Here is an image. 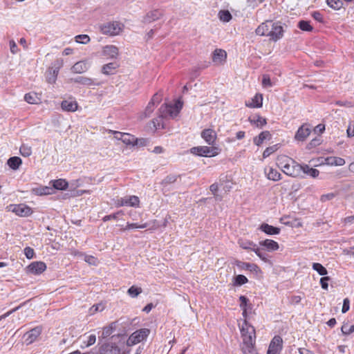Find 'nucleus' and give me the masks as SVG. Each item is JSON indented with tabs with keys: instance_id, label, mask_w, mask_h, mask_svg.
<instances>
[{
	"instance_id": "nucleus-1",
	"label": "nucleus",
	"mask_w": 354,
	"mask_h": 354,
	"mask_svg": "<svg viewBox=\"0 0 354 354\" xmlns=\"http://www.w3.org/2000/svg\"><path fill=\"white\" fill-rule=\"evenodd\" d=\"M240 330L243 338L242 351L243 354L252 353L256 338L254 328L245 320L240 326Z\"/></svg>"
},
{
	"instance_id": "nucleus-2",
	"label": "nucleus",
	"mask_w": 354,
	"mask_h": 354,
	"mask_svg": "<svg viewBox=\"0 0 354 354\" xmlns=\"http://www.w3.org/2000/svg\"><path fill=\"white\" fill-rule=\"evenodd\" d=\"M277 165L281 171L289 176L297 177L301 174V165L286 156H279Z\"/></svg>"
},
{
	"instance_id": "nucleus-3",
	"label": "nucleus",
	"mask_w": 354,
	"mask_h": 354,
	"mask_svg": "<svg viewBox=\"0 0 354 354\" xmlns=\"http://www.w3.org/2000/svg\"><path fill=\"white\" fill-rule=\"evenodd\" d=\"M182 107L183 103L180 100H177L174 104H165L159 109V114L163 118H174L177 116Z\"/></svg>"
},
{
	"instance_id": "nucleus-4",
	"label": "nucleus",
	"mask_w": 354,
	"mask_h": 354,
	"mask_svg": "<svg viewBox=\"0 0 354 354\" xmlns=\"http://www.w3.org/2000/svg\"><path fill=\"white\" fill-rule=\"evenodd\" d=\"M191 153L199 156H205V157H214L217 156L220 149L216 147H207V146H199L192 147L191 149Z\"/></svg>"
},
{
	"instance_id": "nucleus-5",
	"label": "nucleus",
	"mask_w": 354,
	"mask_h": 354,
	"mask_svg": "<svg viewBox=\"0 0 354 354\" xmlns=\"http://www.w3.org/2000/svg\"><path fill=\"white\" fill-rule=\"evenodd\" d=\"M149 333L150 330L145 328L136 330L128 338L127 346H131L142 342L149 336Z\"/></svg>"
},
{
	"instance_id": "nucleus-6",
	"label": "nucleus",
	"mask_w": 354,
	"mask_h": 354,
	"mask_svg": "<svg viewBox=\"0 0 354 354\" xmlns=\"http://www.w3.org/2000/svg\"><path fill=\"white\" fill-rule=\"evenodd\" d=\"M115 205L118 207L122 206L138 207L140 205V199L136 196H126L117 198L115 201Z\"/></svg>"
},
{
	"instance_id": "nucleus-7",
	"label": "nucleus",
	"mask_w": 354,
	"mask_h": 354,
	"mask_svg": "<svg viewBox=\"0 0 354 354\" xmlns=\"http://www.w3.org/2000/svg\"><path fill=\"white\" fill-rule=\"evenodd\" d=\"M122 27L123 25L119 22H109L101 26V31L105 35H117L121 32Z\"/></svg>"
},
{
	"instance_id": "nucleus-8",
	"label": "nucleus",
	"mask_w": 354,
	"mask_h": 354,
	"mask_svg": "<svg viewBox=\"0 0 354 354\" xmlns=\"http://www.w3.org/2000/svg\"><path fill=\"white\" fill-rule=\"evenodd\" d=\"M42 331L41 326H36L34 328L30 330L29 331L26 332L24 335V340L26 344L29 345L39 338Z\"/></svg>"
},
{
	"instance_id": "nucleus-9",
	"label": "nucleus",
	"mask_w": 354,
	"mask_h": 354,
	"mask_svg": "<svg viewBox=\"0 0 354 354\" xmlns=\"http://www.w3.org/2000/svg\"><path fill=\"white\" fill-rule=\"evenodd\" d=\"M9 209L19 216H28L32 213L31 208L25 204L11 205Z\"/></svg>"
},
{
	"instance_id": "nucleus-10",
	"label": "nucleus",
	"mask_w": 354,
	"mask_h": 354,
	"mask_svg": "<svg viewBox=\"0 0 354 354\" xmlns=\"http://www.w3.org/2000/svg\"><path fill=\"white\" fill-rule=\"evenodd\" d=\"M282 338L276 335L272 339L269 348L267 351V354H277L282 348Z\"/></svg>"
},
{
	"instance_id": "nucleus-11",
	"label": "nucleus",
	"mask_w": 354,
	"mask_h": 354,
	"mask_svg": "<svg viewBox=\"0 0 354 354\" xmlns=\"http://www.w3.org/2000/svg\"><path fill=\"white\" fill-rule=\"evenodd\" d=\"M270 28V38L277 41L283 37V29L280 22H273Z\"/></svg>"
},
{
	"instance_id": "nucleus-12",
	"label": "nucleus",
	"mask_w": 354,
	"mask_h": 354,
	"mask_svg": "<svg viewBox=\"0 0 354 354\" xmlns=\"http://www.w3.org/2000/svg\"><path fill=\"white\" fill-rule=\"evenodd\" d=\"M28 272L33 274H39L46 269V266L42 261H35L31 263L28 267Z\"/></svg>"
},
{
	"instance_id": "nucleus-13",
	"label": "nucleus",
	"mask_w": 354,
	"mask_h": 354,
	"mask_svg": "<svg viewBox=\"0 0 354 354\" xmlns=\"http://www.w3.org/2000/svg\"><path fill=\"white\" fill-rule=\"evenodd\" d=\"M162 12L159 10H153L148 12L142 19V23L144 24H151L153 21H155L162 17Z\"/></svg>"
},
{
	"instance_id": "nucleus-14",
	"label": "nucleus",
	"mask_w": 354,
	"mask_h": 354,
	"mask_svg": "<svg viewBox=\"0 0 354 354\" xmlns=\"http://www.w3.org/2000/svg\"><path fill=\"white\" fill-rule=\"evenodd\" d=\"M272 26H273L272 21H266L257 27L255 30L256 34L259 36L270 37V28Z\"/></svg>"
},
{
	"instance_id": "nucleus-15",
	"label": "nucleus",
	"mask_w": 354,
	"mask_h": 354,
	"mask_svg": "<svg viewBox=\"0 0 354 354\" xmlns=\"http://www.w3.org/2000/svg\"><path fill=\"white\" fill-rule=\"evenodd\" d=\"M73 81L75 83H78L86 86H100L102 84L101 82H99L96 80L84 76L77 77L74 78Z\"/></svg>"
},
{
	"instance_id": "nucleus-16",
	"label": "nucleus",
	"mask_w": 354,
	"mask_h": 354,
	"mask_svg": "<svg viewBox=\"0 0 354 354\" xmlns=\"http://www.w3.org/2000/svg\"><path fill=\"white\" fill-rule=\"evenodd\" d=\"M201 137L209 145H214L216 140V133L212 129H204L201 132Z\"/></svg>"
},
{
	"instance_id": "nucleus-17",
	"label": "nucleus",
	"mask_w": 354,
	"mask_h": 354,
	"mask_svg": "<svg viewBox=\"0 0 354 354\" xmlns=\"http://www.w3.org/2000/svg\"><path fill=\"white\" fill-rule=\"evenodd\" d=\"M227 53L224 50L216 49L212 53V61L216 64H222L225 62Z\"/></svg>"
},
{
	"instance_id": "nucleus-18",
	"label": "nucleus",
	"mask_w": 354,
	"mask_h": 354,
	"mask_svg": "<svg viewBox=\"0 0 354 354\" xmlns=\"http://www.w3.org/2000/svg\"><path fill=\"white\" fill-rule=\"evenodd\" d=\"M89 64L85 61H80L76 62L71 68L73 73L81 74L88 71Z\"/></svg>"
},
{
	"instance_id": "nucleus-19",
	"label": "nucleus",
	"mask_w": 354,
	"mask_h": 354,
	"mask_svg": "<svg viewBox=\"0 0 354 354\" xmlns=\"http://www.w3.org/2000/svg\"><path fill=\"white\" fill-rule=\"evenodd\" d=\"M344 158L340 157L330 156L324 159V165L329 166H342L345 164Z\"/></svg>"
},
{
	"instance_id": "nucleus-20",
	"label": "nucleus",
	"mask_w": 354,
	"mask_h": 354,
	"mask_svg": "<svg viewBox=\"0 0 354 354\" xmlns=\"http://www.w3.org/2000/svg\"><path fill=\"white\" fill-rule=\"evenodd\" d=\"M77 103L75 100H64L61 104L62 109L65 111L74 112L77 109Z\"/></svg>"
},
{
	"instance_id": "nucleus-21",
	"label": "nucleus",
	"mask_w": 354,
	"mask_h": 354,
	"mask_svg": "<svg viewBox=\"0 0 354 354\" xmlns=\"http://www.w3.org/2000/svg\"><path fill=\"white\" fill-rule=\"evenodd\" d=\"M238 244L239 245V246L241 248L246 250L253 251V252L258 247L256 243H254V242H252L250 240L243 239H239Z\"/></svg>"
},
{
	"instance_id": "nucleus-22",
	"label": "nucleus",
	"mask_w": 354,
	"mask_h": 354,
	"mask_svg": "<svg viewBox=\"0 0 354 354\" xmlns=\"http://www.w3.org/2000/svg\"><path fill=\"white\" fill-rule=\"evenodd\" d=\"M310 130L304 125H302L297 130L295 138L297 140L304 141L310 135Z\"/></svg>"
},
{
	"instance_id": "nucleus-23",
	"label": "nucleus",
	"mask_w": 354,
	"mask_h": 354,
	"mask_svg": "<svg viewBox=\"0 0 354 354\" xmlns=\"http://www.w3.org/2000/svg\"><path fill=\"white\" fill-rule=\"evenodd\" d=\"M259 229L268 235L279 234L280 232V228L270 225L267 223L261 224Z\"/></svg>"
},
{
	"instance_id": "nucleus-24",
	"label": "nucleus",
	"mask_w": 354,
	"mask_h": 354,
	"mask_svg": "<svg viewBox=\"0 0 354 354\" xmlns=\"http://www.w3.org/2000/svg\"><path fill=\"white\" fill-rule=\"evenodd\" d=\"M259 245L265 247L268 251H276L279 249V244L277 242L271 239H266L260 241Z\"/></svg>"
},
{
	"instance_id": "nucleus-25",
	"label": "nucleus",
	"mask_w": 354,
	"mask_h": 354,
	"mask_svg": "<svg viewBox=\"0 0 354 354\" xmlns=\"http://www.w3.org/2000/svg\"><path fill=\"white\" fill-rule=\"evenodd\" d=\"M119 67V65L116 62H111L103 66L102 72L105 75H112L116 71V69Z\"/></svg>"
},
{
	"instance_id": "nucleus-26",
	"label": "nucleus",
	"mask_w": 354,
	"mask_h": 354,
	"mask_svg": "<svg viewBox=\"0 0 354 354\" xmlns=\"http://www.w3.org/2000/svg\"><path fill=\"white\" fill-rule=\"evenodd\" d=\"M121 141L126 145L135 146L137 145L138 140L134 136L127 133H123Z\"/></svg>"
},
{
	"instance_id": "nucleus-27",
	"label": "nucleus",
	"mask_w": 354,
	"mask_h": 354,
	"mask_svg": "<svg viewBox=\"0 0 354 354\" xmlns=\"http://www.w3.org/2000/svg\"><path fill=\"white\" fill-rule=\"evenodd\" d=\"M301 171L313 178H316L319 174V170L311 168L308 165H301Z\"/></svg>"
},
{
	"instance_id": "nucleus-28",
	"label": "nucleus",
	"mask_w": 354,
	"mask_h": 354,
	"mask_svg": "<svg viewBox=\"0 0 354 354\" xmlns=\"http://www.w3.org/2000/svg\"><path fill=\"white\" fill-rule=\"evenodd\" d=\"M271 134L268 131H262L258 137L254 138V142L257 146L261 145L265 140H270Z\"/></svg>"
},
{
	"instance_id": "nucleus-29",
	"label": "nucleus",
	"mask_w": 354,
	"mask_h": 354,
	"mask_svg": "<svg viewBox=\"0 0 354 354\" xmlns=\"http://www.w3.org/2000/svg\"><path fill=\"white\" fill-rule=\"evenodd\" d=\"M263 104V97L261 95L257 94L252 99V102L246 103V106L252 108H260Z\"/></svg>"
},
{
	"instance_id": "nucleus-30",
	"label": "nucleus",
	"mask_w": 354,
	"mask_h": 354,
	"mask_svg": "<svg viewBox=\"0 0 354 354\" xmlns=\"http://www.w3.org/2000/svg\"><path fill=\"white\" fill-rule=\"evenodd\" d=\"M22 161L21 159L19 157L17 156H13L10 158L8 160L7 164L12 169H17L19 166L21 165Z\"/></svg>"
},
{
	"instance_id": "nucleus-31",
	"label": "nucleus",
	"mask_w": 354,
	"mask_h": 354,
	"mask_svg": "<svg viewBox=\"0 0 354 354\" xmlns=\"http://www.w3.org/2000/svg\"><path fill=\"white\" fill-rule=\"evenodd\" d=\"M266 175H267V178L269 179V180H274V181H277V180H279L281 178V174L276 169L270 167L269 168V170L268 171H266Z\"/></svg>"
},
{
	"instance_id": "nucleus-32",
	"label": "nucleus",
	"mask_w": 354,
	"mask_h": 354,
	"mask_svg": "<svg viewBox=\"0 0 354 354\" xmlns=\"http://www.w3.org/2000/svg\"><path fill=\"white\" fill-rule=\"evenodd\" d=\"M103 53L105 55L115 57L118 54V49L115 46H106L104 48Z\"/></svg>"
},
{
	"instance_id": "nucleus-33",
	"label": "nucleus",
	"mask_w": 354,
	"mask_h": 354,
	"mask_svg": "<svg viewBox=\"0 0 354 354\" xmlns=\"http://www.w3.org/2000/svg\"><path fill=\"white\" fill-rule=\"evenodd\" d=\"M115 323H111L108 326L104 327L102 333L101 337L99 339H106L109 337L113 332L115 329Z\"/></svg>"
},
{
	"instance_id": "nucleus-34",
	"label": "nucleus",
	"mask_w": 354,
	"mask_h": 354,
	"mask_svg": "<svg viewBox=\"0 0 354 354\" xmlns=\"http://www.w3.org/2000/svg\"><path fill=\"white\" fill-rule=\"evenodd\" d=\"M68 183L64 179H57L53 181V186L56 189L64 190L68 187Z\"/></svg>"
},
{
	"instance_id": "nucleus-35",
	"label": "nucleus",
	"mask_w": 354,
	"mask_h": 354,
	"mask_svg": "<svg viewBox=\"0 0 354 354\" xmlns=\"http://www.w3.org/2000/svg\"><path fill=\"white\" fill-rule=\"evenodd\" d=\"M177 176L172 174L166 176L161 182L163 189H165L169 185L174 183L177 180Z\"/></svg>"
},
{
	"instance_id": "nucleus-36",
	"label": "nucleus",
	"mask_w": 354,
	"mask_h": 354,
	"mask_svg": "<svg viewBox=\"0 0 354 354\" xmlns=\"http://www.w3.org/2000/svg\"><path fill=\"white\" fill-rule=\"evenodd\" d=\"M250 121L252 124H255L257 127L261 128L266 124V120L261 117L260 115L254 116L252 119L250 118Z\"/></svg>"
},
{
	"instance_id": "nucleus-37",
	"label": "nucleus",
	"mask_w": 354,
	"mask_h": 354,
	"mask_svg": "<svg viewBox=\"0 0 354 354\" xmlns=\"http://www.w3.org/2000/svg\"><path fill=\"white\" fill-rule=\"evenodd\" d=\"M326 3L331 8L338 10L343 6V2L342 0H326Z\"/></svg>"
},
{
	"instance_id": "nucleus-38",
	"label": "nucleus",
	"mask_w": 354,
	"mask_h": 354,
	"mask_svg": "<svg viewBox=\"0 0 354 354\" xmlns=\"http://www.w3.org/2000/svg\"><path fill=\"white\" fill-rule=\"evenodd\" d=\"M312 267L319 275L325 276L328 274L327 270L319 263H313Z\"/></svg>"
},
{
	"instance_id": "nucleus-39",
	"label": "nucleus",
	"mask_w": 354,
	"mask_h": 354,
	"mask_svg": "<svg viewBox=\"0 0 354 354\" xmlns=\"http://www.w3.org/2000/svg\"><path fill=\"white\" fill-rule=\"evenodd\" d=\"M24 99L29 104H37L39 100L37 94L35 93H26L24 96Z\"/></svg>"
},
{
	"instance_id": "nucleus-40",
	"label": "nucleus",
	"mask_w": 354,
	"mask_h": 354,
	"mask_svg": "<svg viewBox=\"0 0 354 354\" xmlns=\"http://www.w3.org/2000/svg\"><path fill=\"white\" fill-rule=\"evenodd\" d=\"M218 17L220 20L223 22H228L232 19V15L228 10H221L218 12Z\"/></svg>"
},
{
	"instance_id": "nucleus-41",
	"label": "nucleus",
	"mask_w": 354,
	"mask_h": 354,
	"mask_svg": "<svg viewBox=\"0 0 354 354\" xmlns=\"http://www.w3.org/2000/svg\"><path fill=\"white\" fill-rule=\"evenodd\" d=\"M342 334L347 335L354 332V324L350 325L348 323H344L341 328Z\"/></svg>"
},
{
	"instance_id": "nucleus-42",
	"label": "nucleus",
	"mask_w": 354,
	"mask_h": 354,
	"mask_svg": "<svg viewBox=\"0 0 354 354\" xmlns=\"http://www.w3.org/2000/svg\"><path fill=\"white\" fill-rule=\"evenodd\" d=\"M20 153L24 157H28L32 153V149L26 145H22L20 147Z\"/></svg>"
},
{
	"instance_id": "nucleus-43",
	"label": "nucleus",
	"mask_w": 354,
	"mask_h": 354,
	"mask_svg": "<svg viewBox=\"0 0 354 354\" xmlns=\"http://www.w3.org/2000/svg\"><path fill=\"white\" fill-rule=\"evenodd\" d=\"M127 292L131 297L134 298L142 292V288L132 286L129 288Z\"/></svg>"
},
{
	"instance_id": "nucleus-44",
	"label": "nucleus",
	"mask_w": 354,
	"mask_h": 354,
	"mask_svg": "<svg viewBox=\"0 0 354 354\" xmlns=\"http://www.w3.org/2000/svg\"><path fill=\"white\" fill-rule=\"evenodd\" d=\"M298 27L304 31H311L313 30V27L308 21H300L298 24Z\"/></svg>"
},
{
	"instance_id": "nucleus-45",
	"label": "nucleus",
	"mask_w": 354,
	"mask_h": 354,
	"mask_svg": "<svg viewBox=\"0 0 354 354\" xmlns=\"http://www.w3.org/2000/svg\"><path fill=\"white\" fill-rule=\"evenodd\" d=\"M278 149V146L277 145H272V146H270L269 147H267L263 153V158H268V156H270L272 153H273L274 152H275Z\"/></svg>"
},
{
	"instance_id": "nucleus-46",
	"label": "nucleus",
	"mask_w": 354,
	"mask_h": 354,
	"mask_svg": "<svg viewBox=\"0 0 354 354\" xmlns=\"http://www.w3.org/2000/svg\"><path fill=\"white\" fill-rule=\"evenodd\" d=\"M156 106L155 104H153V102H149L145 110L144 115L145 118H148L151 115V114L153 113V111L155 109V107Z\"/></svg>"
},
{
	"instance_id": "nucleus-47",
	"label": "nucleus",
	"mask_w": 354,
	"mask_h": 354,
	"mask_svg": "<svg viewBox=\"0 0 354 354\" xmlns=\"http://www.w3.org/2000/svg\"><path fill=\"white\" fill-rule=\"evenodd\" d=\"M244 269L250 270V272H254L258 273L260 271V269L258 266L254 263H243Z\"/></svg>"
},
{
	"instance_id": "nucleus-48",
	"label": "nucleus",
	"mask_w": 354,
	"mask_h": 354,
	"mask_svg": "<svg viewBox=\"0 0 354 354\" xmlns=\"http://www.w3.org/2000/svg\"><path fill=\"white\" fill-rule=\"evenodd\" d=\"M248 282V279L246 277L242 274H239L235 277L234 285L235 286H241Z\"/></svg>"
},
{
	"instance_id": "nucleus-49",
	"label": "nucleus",
	"mask_w": 354,
	"mask_h": 354,
	"mask_svg": "<svg viewBox=\"0 0 354 354\" xmlns=\"http://www.w3.org/2000/svg\"><path fill=\"white\" fill-rule=\"evenodd\" d=\"M75 41L77 43L86 44L90 41V37L87 35H79L75 37Z\"/></svg>"
},
{
	"instance_id": "nucleus-50",
	"label": "nucleus",
	"mask_w": 354,
	"mask_h": 354,
	"mask_svg": "<svg viewBox=\"0 0 354 354\" xmlns=\"http://www.w3.org/2000/svg\"><path fill=\"white\" fill-rule=\"evenodd\" d=\"M96 341V335L94 334H91L87 337V340L84 342V346L88 347L95 343Z\"/></svg>"
},
{
	"instance_id": "nucleus-51",
	"label": "nucleus",
	"mask_w": 354,
	"mask_h": 354,
	"mask_svg": "<svg viewBox=\"0 0 354 354\" xmlns=\"http://www.w3.org/2000/svg\"><path fill=\"white\" fill-rule=\"evenodd\" d=\"M104 309V306L101 304H97L93 305L90 309H89V313L91 315H93L94 313L97 312H101Z\"/></svg>"
},
{
	"instance_id": "nucleus-52",
	"label": "nucleus",
	"mask_w": 354,
	"mask_h": 354,
	"mask_svg": "<svg viewBox=\"0 0 354 354\" xmlns=\"http://www.w3.org/2000/svg\"><path fill=\"white\" fill-rule=\"evenodd\" d=\"M262 85L263 87H271L272 83L271 82L270 77L268 75H263L262 79Z\"/></svg>"
},
{
	"instance_id": "nucleus-53",
	"label": "nucleus",
	"mask_w": 354,
	"mask_h": 354,
	"mask_svg": "<svg viewBox=\"0 0 354 354\" xmlns=\"http://www.w3.org/2000/svg\"><path fill=\"white\" fill-rule=\"evenodd\" d=\"M162 119H163V118H162L160 116V115H159V116L157 118H155L153 120V124L156 129H160V128L164 127V125L162 122Z\"/></svg>"
},
{
	"instance_id": "nucleus-54",
	"label": "nucleus",
	"mask_w": 354,
	"mask_h": 354,
	"mask_svg": "<svg viewBox=\"0 0 354 354\" xmlns=\"http://www.w3.org/2000/svg\"><path fill=\"white\" fill-rule=\"evenodd\" d=\"M84 261L90 265H96L97 259L91 255H85Z\"/></svg>"
},
{
	"instance_id": "nucleus-55",
	"label": "nucleus",
	"mask_w": 354,
	"mask_h": 354,
	"mask_svg": "<svg viewBox=\"0 0 354 354\" xmlns=\"http://www.w3.org/2000/svg\"><path fill=\"white\" fill-rule=\"evenodd\" d=\"M24 254L27 259H32L35 254L34 250L30 247H26L24 249Z\"/></svg>"
},
{
	"instance_id": "nucleus-56",
	"label": "nucleus",
	"mask_w": 354,
	"mask_h": 354,
	"mask_svg": "<svg viewBox=\"0 0 354 354\" xmlns=\"http://www.w3.org/2000/svg\"><path fill=\"white\" fill-rule=\"evenodd\" d=\"M330 280L328 277H323L320 279V284L323 289L327 290L328 287V281Z\"/></svg>"
},
{
	"instance_id": "nucleus-57",
	"label": "nucleus",
	"mask_w": 354,
	"mask_h": 354,
	"mask_svg": "<svg viewBox=\"0 0 354 354\" xmlns=\"http://www.w3.org/2000/svg\"><path fill=\"white\" fill-rule=\"evenodd\" d=\"M335 195L333 193H328L326 194H324L321 196L320 200L322 202H326L327 201H330L335 198Z\"/></svg>"
},
{
	"instance_id": "nucleus-58",
	"label": "nucleus",
	"mask_w": 354,
	"mask_h": 354,
	"mask_svg": "<svg viewBox=\"0 0 354 354\" xmlns=\"http://www.w3.org/2000/svg\"><path fill=\"white\" fill-rule=\"evenodd\" d=\"M312 17L313 19L319 22L323 21V15L322 13L319 11H315L312 13Z\"/></svg>"
},
{
	"instance_id": "nucleus-59",
	"label": "nucleus",
	"mask_w": 354,
	"mask_h": 354,
	"mask_svg": "<svg viewBox=\"0 0 354 354\" xmlns=\"http://www.w3.org/2000/svg\"><path fill=\"white\" fill-rule=\"evenodd\" d=\"M350 308V301L348 298H345L343 301V306L342 309V312L343 313H346Z\"/></svg>"
},
{
	"instance_id": "nucleus-60",
	"label": "nucleus",
	"mask_w": 354,
	"mask_h": 354,
	"mask_svg": "<svg viewBox=\"0 0 354 354\" xmlns=\"http://www.w3.org/2000/svg\"><path fill=\"white\" fill-rule=\"evenodd\" d=\"M255 254L263 261L267 262L268 261L266 255L263 253H262L260 250V249L257 247L256 250L254 251Z\"/></svg>"
},
{
	"instance_id": "nucleus-61",
	"label": "nucleus",
	"mask_w": 354,
	"mask_h": 354,
	"mask_svg": "<svg viewBox=\"0 0 354 354\" xmlns=\"http://www.w3.org/2000/svg\"><path fill=\"white\" fill-rule=\"evenodd\" d=\"M10 51L12 54H16L18 51V48L14 40H10L9 42Z\"/></svg>"
},
{
	"instance_id": "nucleus-62",
	"label": "nucleus",
	"mask_w": 354,
	"mask_h": 354,
	"mask_svg": "<svg viewBox=\"0 0 354 354\" xmlns=\"http://www.w3.org/2000/svg\"><path fill=\"white\" fill-rule=\"evenodd\" d=\"M161 101V96L158 93H156L152 97L150 102H153V104H155L156 106H157L160 102Z\"/></svg>"
},
{
	"instance_id": "nucleus-63",
	"label": "nucleus",
	"mask_w": 354,
	"mask_h": 354,
	"mask_svg": "<svg viewBox=\"0 0 354 354\" xmlns=\"http://www.w3.org/2000/svg\"><path fill=\"white\" fill-rule=\"evenodd\" d=\"M239 300L241 301L240 307L241 308H245V306L249 301L248 299L246 297L242 295L239 297Z\"/></svg>"
},
{
	"instance_id": "nucleus-64",
	"label": "nucleus",
	"mask_w": 354,
	"mask_h": 354,
	"mask_svg": "<svg viewBox=\"0 0 354 354\" xmlns=\"http://www.w3.org/2000/svg\"><path fill=\"white\" fill-rule=\"evenodd\" d=\"M111 133L113 134L114 138L118 140H121L122 137L123 136V133L116 131H111Z\"/></svg>"
}]
</instances>
